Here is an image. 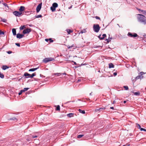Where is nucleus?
Here are the masks:
<instances>
[{"instance_id": "obj_52", "label": "nucleus", "mask_w": 146, "mask_h": 146, "mask_svg": "<svg viewBox=\"0 0 146 146\" xmlns=\"http://www.w3.org/2000/svg\"><path fill=\"white\" fill-rule=\"evenodd\" d=\"M144 74V73L143 72H141L140 73V74L142 75Z\"/></svg>"}, {"instance_id": "obj_29", "label": "nucleus", "mask_w": 146, "mask_h": 146, "mask_svg": "<svg viewBox=\"0 0 146 146\" xmlns=\"http://www.w3.org/2000/svg\"><path fill=\"white\" fill-rule=\"evenodd\" d=\"M83 136H84L83 135H78L77 136V138H80L82 137Z\"/></svg>"}, {"instance_id": "obj_11", "label": "nucleus", "mask_w": 146, "mask_h": 146, "mask_svg": "<svg viewBox=\"0 0 146 146\" xmlns=\"http://www.w3.org/2000/svg\"><path fill=\"white\" fill-rule=\"evenodd\" d=\"M25 9V7L23 6H21L19 9V11L22 12L24 11Z\"/></svg>"}, {"instance_id": "obj_17", "label": "nucleus", "mask_w": 146, "mask_h": 146, "mask_svg": "<svg viewBox=\"0 0 146 146\" xmlns=\"http://www.w3.org/2000/svg\"><path fill=\"white\" fill-rule=\"evenodd\" d=\"M38 68V67L35 68H31L29 70V71H34Z\"/></svg>"}, {"instance_id": "obj_13", "label": "nucleus", "mask_w": 146, "mask_h": 146, "mask_svg": "<svg viewBox=\"0 0 146 146\" xmlns=\"http://www.w3.org/2000/svg\"><path fill=\"white\" fill-rule=\"evenodd\" d=\"M62 75V73H56L52 74V76L56 75L57 76H59Z\"/></svg>"}, {"instance_id": "obj_15", "label": "nucleus", "mask_w": 146, "mask_h": 146, "mask_svg": "<svg viewBox=\"0 0 146 146\" xmlns=\"http://www.w3.org/2000/svg\"><path fill=\"white\" fill-rule=\"evenodd\" d=\"M12 30L13 35H16V29H13Z\"/></svg>"}, {"instance_id": "obj_43", "label": "nucleus", "mask_w": 146, "mask_h": 146, "mask_svg": "<svg viewBox=\"0 0 146 146\" xmlns=\"http://www.w3.org/2000/svg\"><path fill=\"white\" fill-rule=\"evenodd\" d=\"M139 79V76H138L135 78V79L137 80Z\"/></svg>"}, {"instance_id": "obj_63", "label": "nucleus", "mask_w": 146, "mask_h": 146, "mask_svg": "<svg viewBox=\"0 0 146 146\" xmlns=\"http://www.w3.org/2000/svg\"><path fill=\"white\" fill-rule=\"evenodd\" d=\"M123 146H125V145H123Z\"/></svg>"}, {"instance_id": "obj_33", "label": "nucleus", "mask_w": 146, "mask_h": 146, "mask_svg": "<svg viewBox=\"0 0 146 146\" xmlns=\"http://www.w3.org/2000/svg\"><path fill=\"white\" fill-rule=\"evenodd\" d=\"M105 109H106L105 108H100V111H103V110H104Z\"/></svg>"}, {"instance_id": "obj_49", "label": "nucleus", "mask_w": 146, "mask_h": 146, "mask_svg": "<svg viewBox=\"0 0 146 146\" xmlns=\"http://www.w3.org/2000/svg\"><path fill=\"white\" fill-rule=\"evenodd\" d=\"M106 40H107V42H108V43L110 41H111V40H110V39H106Z\"/></svg>"}, {"instance_id": "obj_59", "label": "nucleus", "mask_w": 146, "mask_h": 146, "mask_svg": "<svg viewBox=\"0 0 146 146\" xmlns=\"http://www.w3.org/2000/svg\"><path fill=\"white\" fill-rule=\"evenodd\" d=\"M74 64L75 65H76V62H74Z\"/></svg>"}, {"instance_id": "obj_50", "label": "nucleus", "mask_w": 146, "mask_h": 146, "mask_svg": "<svg viewBox=\"0 0 146 146\" xmlns=\"http://www.w3.org/2000/svg\"><path fill=\"white\" fill-rule=\"evenodd\" d=\"M106 40H107V42H108V43L110 41H111V40H110V39H106Z\"/></svg>"}, {"instance_id": "obj_45", "label": "nucleus", "mask_w": 146, "mask_h": 146, "mask_svg": "<svg viewBox=\"0 0 146 146\" xmlns=\"http://www.w3.org/2000/svg\"><path fill=\"white\" fill-rule=\"evenodd\" d=\"M132 82L133 83H134L135 82V81H136V80L135 79V78L134 79H133V78H132Z\"/></svg>"}, {"instance_id": "obj_35", "label": "nucleus", "mask_w": 146, "mask_h": 146, "mask_svg": "<svg viewBox=\"0 0 146 146\" xmlns=\"http://www.w3.org/2000/svg\"><path fill=\"white\" fill-rule=\"evenodd\" d=\"M10 119L11 120H14V121L17 120L16 118L15 117H13L11 118Z\"/></svg>"}, {"instance_id": "obj_23", "label": "nucleus", "mask_w": 146, "mask_h": 146, "mask_svg": "<svg viewBox=\"0 0 146 146\" xmlns=\"http://www.w3.org/2000/svg\"><path fill=\"white\" fill-rule=\"evenodd\" d=\"M24 14L26 15H30L31 13L29 11H25L24 12Z\"/></svg>"}, {"instance_id": "obj_4", "label": "nucleus", "mask_w": 146, "mask_h": 146, "mask_svg": "<svg viewBox=\"0 0 146 146\" xmlns=\"http://www.w3.org/2000/svg\"><path fill=\"white\" fill-rule=\"evenodd\" d=\"M24 75L25 76L28 77H30L31 78H32L34 76L36 75V74L35 73L33 74H30L27 72H25L24 73Z\"/></svg>"}, {"instance_id": "obj_3", "label": "nucleus", "mask_w": 146, "mask_h": 146, "mask_svg": "<svg viewBox=\"0 0 146 146\" xmlns=\"http://www.w3.org/2000/svg\"><path fill=\"white\" fill-rule=\"evenodd\" d=\"M54 60V59L52 58H44L43 60V62L46 63L50 61Z\"/></svg>"}, {"instance_id": "obj_22", "label": "nucleus", "mask_w": 146, "mask_h": 146, "mask_svg": "<svg viewBox=\"0 0 146 146\" xmlns=\"http://www.w3.org/2000/svg\"><path fill=\"white\" fill-rule=\"evenodd\" d=\"M66 30L67 32L69 34H70L72 32V31L71 30L69 29H67Z\"/></svg>"}, {"instance_id": "obj_41", "label": "nucleus", "mask_w": 146, "mask_h": 146, "mask_svg": "<svg viewBox=\"0 0 146 146\" xmlns=\"http://www.w3.org/2000/svg\"><path fill=\"white\" fill-rule=\"evenodd\" d=\"M139 79H141L143 78V76L142 75L140 74V75H139Z\"/></svg>"}, {"instance_id": "obj_58", "label": "nucleus", "mask_w": 146, "mask_h": 146, "mask_svg": "<svg viewBox=\"0 0 146 146\" xmlns=\"http://www.w3.org/2000/svg\"><path fill=\"white\" fill-rule=\"evenodd\" d=\"M126 102L125 101H123L124 103L125 104Z\"/></svg>"}, {"instance_id": "obj_42", "label": "nucleus", "mask_w": 146, "mask_h": 146, "mask_svg": "<svg viewBox=\"0 0 146 146\" xmlns=\"http://www.w3.org/2000/svg\"><path fill=\"white\" fill-rule=\"evenodd\" d=\"M15 45L17 46H18L20 47V44L19 43H15Z\"/></svg>"}, {"instance_id": "obj_57", "label": "nucleus", "mask_w": 146, "mask_h": 146, "mask_svg": "<svg viewBox=\"0 0 146 146\" xmlns=\"http://www.w3.org/2000/svg\"><path fill=\"white\" fill-rule=\"evenodd\" d=\"M115 101H113V102L112 104H115Z\"/></svg>"}, {"instance_id": "obj_56", "label": "nucleus", "mask_w": 146, "mask_h": 146, "mask_svg": "<svg viewBox=\"0 0 146 146\" xmlns=\"http://www.w3.org/2000/svg\"><path fill=\"white\" fill-rule=\"evenodd\" d=\"M110 108L111 109H112V110H113L114 109V108L113 107H111Z\"/></svg>"}, {"instance_id": "obj_24", "label": "nucleus", "mask_w": 146, "mask_h": 146, "mask_svg": "<svg viewBox=\"0 0 146 146\" xmlns=\"http://www.w3.org/2000/svg\"><path fill=\"white\" fill-rule=\"evenodd\" d=\"M50 9L52 11H55L56 8H54L52 6L50 7Z\"/></svg>"}, {"instance_id": "obj_12", "label": "nucleus", "mask_w": 146, "mask_h": 146, "mask_svg": "<svg viewBox=\"0 0 146 146\" xmlns=\"http://www.w3.org/2000/svg\"><path fill=\"white\" fill-rule=\"evenodd\" d=\"M137 10L140 13H141L140 11H141L142 12V13L144 15H146V11L145 10H141L140 9H138Z\"/></svg>"}, {"instance_id": "obj_26", "label": "nucleus", "mask_w": 146, "mask_h": 146, "mask_svg": "<svg viewBox=\"0 0 146 146\" xmlns=\"http://www.w3.org/2000/svg\"><path fill=\"white\" fill-rule=\"evenodd\" d=\"M29 89V88H25L23 90H22V91L23 92H24L25 91H27Z\"/></svg>"}, {"instance_id": "obj_20", "label": "nucleus", "mask_w": 146, "mask_h": 146, "mask_svg": "<svg viewBox=\"0 0 146 146\" xmlns=\"http://www.w3.org/2000/svg\"><path fill=\"white\" fill-rule=\"evenodd\" d=\"M78 111L80 113L82 114H84L85 113V111L84 110H82L80 109H79L78 110Z\"/></svg>"}, {"instance_id": "obj_31", "label": "nucleus", "mask_w": 146, "mask_h": 146, "mask_svg": "<svg viewBox=\"0 0 146 146\" xmlns=\"http://www.w3.org/2000/svg\"><path fill=\"white\" fill-rule=\"evenodd\" d=\"M136 124V125H137V127L139 129H140V128H141V127L140 125L138 123H137Z\"/></svg>"}, {"instance_id": "obj_55", "label": "nucleus", "mask_w": 146, "mask_h": 146, "mask_svg": "<svg viewBox=\"0 0 146 146\" xmlns=\"http://www.w3.org/2000/svg\"><path fill=\"white\" fill-rule=\"evenodd\" d=\"M45 40L46 42H48V40H49V39H47V38H46V39H45Z\"/></svg>"}, {"instance_id": "obj_16", "label": "nucleus", "mask_w": 146, "mask_h": 146, "mask_svg": "<svg viewBox=\"0 0 146 146\" xmlns=\"http://www.w3.org/2000/svg\"><path fill=\"white\" fill-rule=\"evenodd\" d=\"M9 68V67L6 65H3L2 67V69L4 70H5Z\"/></svg>"}, {"instance_id": "obj_6", "label": "nucleus", "mask_w": 146, "mask_h": 146, "mask_svg": "<svg viewBox=\"0 0 146 146\" xmlns=\"http://www.w3.org/2000/svg\"><path fill=\"white\" fill-rule=\"evenodd\" d=\"M127 36L131 37H135L137 36V35L135 33H132L130 32H129L127 34Z\"/></svg>"}, {"instance_id": "obj_53", "label": "nucleus", "mask_w": 146, "mask_h": 146, "mask_svg": "<svg viewBox=\"0 0 146 146\" xmlns=\"http://www.w3.org/2000/svg\"><path fill=\"white\" fill-rule=\"evenodd\" d=\"M12 51H8L7 52V53L9 54H11L12 53Z\"/></svg>"}, {"instance_id": "obj_64", "label": "nucleus", "mask_w": 146, "mask_h": 146, "mask_svg": "<svg viewBox=\"0 0 146 146\" xmlns=\"http://www.w3.org/2000/svg\"><path fill=\"white\" fill-rule=\"evenodd\" d=\"M110 39L111 40V38Z\"/></svg>"}, {"instance_id": "obj_21", "label": "nucleus", "mask_w": 146, "mask_h": 146, "mask_svg": "<svg viewBox=\"0 0 146 146\" xmlns=\"http://www.w3.org/2000/svg\"><path fill=\"white\" fill-rule=\"evenodd\" d=\"M134 95L136 96H139L140 94V93L139 92H133Z\"/></svg>"}, {"instance_id": "obj_9", "label": "nucleus", "mask_w": 146, "mask_h": 146, "mask_svg": "<svg viewBox=\"0 0 146 146\" xmlns=\"http://www.w3.org/2000/svg\"><path fill=\"white\" fill-rule=\"evenodd\" d=\"M101 35H100L98 36V37L100 40H102L104 39V38L106 36V34H104L102 35V37H101Z\"/></svg>"}, {"instance_id": "obj_8", "label": "nucleus", "mask_w": 146, "mask_h": 146, "mask_svg": "<svg viewBox=\"0 0 146 146\" xmlns=\"http://www.w3.org/2000/svg\"><path fill=\"white\" fill-rule=\"evenodd\" d=\"M42 3L39 4L37 7L36 8V12L38 13V12L41 8Z\"/></svg>"}, {"instance_id": "obj_62", "label": "nucleus", "mask_w": 146, "mask_h": 146, "mask_svg": "<svg viewBox=\"0 0 146 146\" xmlns=\"http://www.w3.org/2000/svg\"><path fill=\"white\" fill-rule=\"evenodd\" d=\"M1 1H0V4H1Z\"/></svg>"}, {"instance_id": "obj_2", "label": "nucleus", "mask_w": 146, "mask_h": 146, "mask_svg": "<svg viewBox=\"0 0 146 146\" xmlns=\"http://www.w3.org/2000/svg\"><path fill=\"white\" fill-rule=\"evenodd\" d=\"M100 27L98 24H94L93 27V29L94 31L96 33L99 32Z\"/></svg>"}, {"instance_id": "obj_44", "label": "nucleus", "mask_w": 146, "mask_h": 146, "mask_svg": "<svg viewBox=\"0 0 146 146\" xmlns=\"http://www.w3.org/2000/svg\"><path fill=\"white\" fill-rule=\"evenodd\" d=\"M95 18L97 19H99V20H100V17H98V16H96L95 17Z\"/></svg>"}, {"instance_id": "obj_39", "label": "nucleus", "mask_w": 146, "mask_h": 146, "mask_svg": "<svg viewBox=\"0 0 146 146\" xmlns=\"http://www.w3.org/2000/svg\"><path fill=\"white\" fill-rule=\"evenodd\" d=\"M140 130H141V131H146V129L142 128H140Z\"/></svg>"}, {"instance_id": "obj_37", "label": "nucleus", "mask_w": 146, "mask_h": 146, "mask_svg": "<svg viewBox=\"0 0 146 146\" xmlns=\"http://www.w3.org/2000/svg\"><path fill=\"white\" fill-rule=\"evenodd\" d=\"M42 17V16L40 15H37L36 16H35V17L36 18H38L41 17Z\"/></svg>"}, {"instance_id": "obj_27", "label": "nucleus", "mask_w": 146, "mask_h": 146, "mask_svg": "<svg viewBox=\"0 0 146 146\" xmlns=\"http://www.w3.org/2000/svg\"><path fill=\"white\" fill-rule=\"evenodd\" d=\"M4 75L0 72V77L2 78H4Z\"/></svg>"}, {"instance_id": "obj_30", "label": "nucleus", "mask_w": 146, "mask_h": 146, "mask_svg": "<svg viewBox=\"0 0 146 146\" xmlns=\"http://www.w3.org/2000/svg\"><path fill=\"white\" fill-rule=\"evenodd\" d=\"M1 21H3V22L5 23L7 21V20H6V19H3L1 18Z\"/></svg>"}, {"instance_id": "obj_18", "label": "nucleus", "mask_w": 146, "mask_h": 146, "mask_svg": "<svg viewBox=\"0 0 146 146\" xmlns=\"http://www.w3.org/2000/svg\"><path fill=\"white\" fill-rule=\"evenodd\" d=\"M52 6H53L54 8H56L58 7V5L56 3H54L52 4Z\"/></svg>"}, {"instance_id": "obj_10", "label": "nucleus", "mask_w": 146, "mask_h": 146, "mask_svg": "<svg viewBox=\"0 0 146 146\" xmlns=\"http://www.w3.org/2000/svg\"><path fill=\"white\" fill-rule=\"evenodd\" d=\"M24 36V35L20 34V33H18L17 35V38L19 39H20L22 38Z\"/></svg>"}, {"instance_id": "obj_32", "label": "nucleus", "mask_w": 146, "mask_h": 146, "mask_svg": "<svg viewBox=\"0 0 146 146\" xmlns=\"http://www.w3.org/2000/svg\"><path fill=\"white\" fill-rule=\"evenodd\" d=\"M74 44H73L72 45V46H69V45H67V47L68 48H71L73 47L74 46Z\"/></svg>"}, {"instance_id": "obj_47", "label": "nucleus", "mask_w": 146, "mask_h": 146, "mask_svg": "<svg viewBox=\"0 0 146 146\" xmlns=\"http://www.w3.org/2000/svg\"><path fill=\"white\" fill-rule=\"evenodd\" d=\"M100 108L99 109H96L95 110V111L96 112H97L98 111H100Z\"/></svg>"}, {"instance_id": "obj_38", "label": "nucleus", "mask_w": 146, "mask_h": 146, "mask_svg": "<svg viewBox=\"0 0 146 146\" xmlns=\"http://www.w3.org/2000/svg\"><path fill=\"white\" fill-rule=\"evenodd\" d=\"M4 32L1 31L0 30V35H4Z\"/></svg>"}, {"instance_id": "obj_54", "label": "nucleus", "mask_w": 146, "mask_h": 146, "mask_svg": "<svg viewBox=\"0 0 146 146\" xmlns=\"http://www.w3.org/2000/svg\"><path fill=\"white\" fill-rule=\"evenodd\" d=\"M113 75L114 76H116L117 75V73L116 72L113 73Z\"/></svg>"}, {"instance_id": "obj_40", "label": "nucleus", "mask_w": 146, "mask_h": 146, "mask_svg": "<svg viewBox=\"0 0 146 146\" xmlns=\"http://www.w3.org/2000/svg\"><path fill=\"white\" fill-rule=\"evenodd\" d=\"M49 40L50 41V42H53V40H52L51 38H49Z\"/></svg>"}, {"instance_id": "obj_61", "label": "nucleus", "mask_w": 146, "mask_h": 146, "mask_svg": "<svg viewBox=\"0 0 146 146\" xmlns=\"http://www.w3.org/2000/svg\"><path fill=\"white\" fill-rule=\"evenodd\" d=\"M90 95H91V96L92 95V93H90Z\"/></svg>"}, {"instance_id": "obj_36", "label": "nucleus", "mask_w": 146, "mask_h": 146, "mask_svg": "<svg viewBox=\"0 0 146 146\" xmlns=\"http://www.w3.org/2000/svg\"><path fill=\"white\" fill-rule=\"evenodd\" d=\"M123 87L126 90H127L128 89V86H124Z\"/></svg>"}, {"instance_id": "obj_46", "label": "nucleus", "mask_w": 146, "mask_h": 146, "mask_svg": "<svg viewBox=\"0 0 146 146\" xmlns=\"http://www.w3.org/2000/svg\"><path fill=\"white\" fill-rule=\"evenodd\" d=\"M3 4L5 7L8 6L7 5V4L5 3H3Z\"/></svg>"}, {"instance_id": "obj_25", "label": "nucleus", "mask_w": 146, "mask_h": 146, "mask_svg": "<svg viewBox=\"0 0 146 146\" xmlns=\"http://www.w3.org/2000/svg\"><path fill=\"white\" fill-rule=\"evenodd\" d=\"M25 28V25H23V26H21L20 27V30H23V29H24V28Z\"/></svg>"}, {"instance_id": "obj_5", "label": "nucleus", "mask_w": 146, "mask_h": 146, "mask_svg": "<svg viewBox=\"0 0 146 146\" xmlns=\"http://www.w3.org/2000/svg\"><path fill=\"white\" fill-rule=\"evenodd\" d=\"M13 14L16 17H20L22 14V12L19 11H15L13 12Z\"/></svg>"}, {"instance_id": "obj_34", "label": "nucleus", "mask_w": 146, "mask_h": 146, "mask_svg": "<svg viewBox=\"0 0 146 146\" xmlns=\"http://www.w3.org/2000/svg\"><path fill=\"white\" fill-rule=\"evenodd\" d=\"M60 110V106L59 105L57 106L56 108V110Z\"/></svg>"}, {"instance_id": "obj_60", "label": "nucleus", "mask_w": 146, "mask_h": 146, "mask_svg": "<svg viewBox=\"0 0 146 146\" xmlns=\"http://www.w3.org/2000/svg\"><path fill=\"white\" fill-rule=\"evenodd\" d=\"M62 74H63V75H66V74L65 73H62Z\"/></svg>"}, {"instance_id": "obj_48", "label": "nucleus", "mask_w": 146, "mask_h": 146, "mask_svg": "<svg viewBox=\"0 0 146 146\" xmlns=\"http://www.w3.org/2000/svg\"><path fill=\"white\" fill-rule=\"evenodd\" d=\"M22 92V90H21L20 91V92H19V95H21V94H22V92Z\"/></svg>"}, {"instance_id": "obj_19", "label": "nucleus", "mask_w": 146, "mask_h": 146, "mask_svg": "<svg viewBox=\"0 0 146 146\" xmlns=\"http://www.w3.org/2000/svg\"><path fill=\"white\" fill-rule=\"evenodd\" d=\"M109 65L110 68H113L114 67V65L111 63H109Z\"/></svg>"}, {"instance_id": "obj_51", "label": "nucleus", "mask_w": 146, "mask_h": 146, "mask_svg": "<svg viewBox=\"0 0 146 146\" xmlns=\"http://www.w3.org/2000/svg\"><path fill=\"white\" fill-rule=\"evenodd\" d=\"M37 137V136L36 135H33V136H32V137L33 138H36V137Z\"/></svg>"}, {"instance_id": "obj_14", "label": "nucleus", "mask_w": 146, "mask_h": 146, "mask_svg": "<svg viewBox=\"0 0 146 146\" xmlns=\"http://www.w3.org/2000/svg\"><path fill=\"white\" fill-rule=\"evenodd\" d=\"M74 115V113H70L67 114V116L68 117H71L73 116Z\"/></svg>"}, {"instance_id": "obj_7", "label": "nucleus", "mask_w": 146, "mask_h": 146, "mask_svg": "<svg viewBox=\"0 0 146 146\" xmlns=\"http://www.w3.org/2000/svg\"><path fill=\"white\" fill-rule=\"evenodd\" d=\"M31 31V29H25L23 31V33L24 34H28Z\"/></svg>"}, {"instance_id": "obj_1", "label": "nucleus", "mask_w": 146, "mask_h": 146, "mask_svg": "<svg viewBox=\"0 0 146 146\" xmlns=\"http://www.w3.org/2000/svg\"><path fill=\"white\" fill-rule=\"evenodd\" d=\"M138 15L140 16V17H137L138 21L144 25L146 24V17L144 15L141 14H138Z\"/></svg>"}, {"instance_id": "obj_28", "label": "nucleus", "mask_w": 146, "mask_h": 146, "mask_svg": "<svg viewBox=\"0 0 146 146\" xmlns=\"http://www.w3.org/2000/svg\"><path fill=\"white\" fill-rule=\"evenodd\" d=\"M86 32V29H84L83 30H82L81 31L80 33L82 34L83 33H85Z\"/></svg>"}]
</instances>
